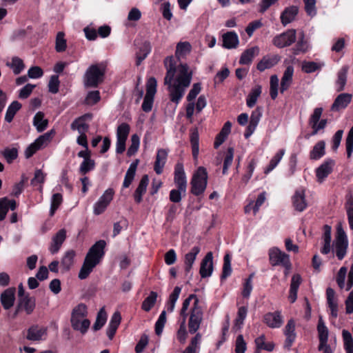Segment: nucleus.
<instances>
[{
	"mask_svg": "<svg viewBox=\"0 0 353 353\" xmlns=\"http://www.w3.org/2000/svg\"><path fill=\"white\" fill-rule=\"evenodd\" d=\"M298 8L296 6H290L286 8L281 14V23L285 26L292 22L298 14Z\"/></svg>",
	"mask_w": 353,
	"mask_h": 353,
	"instance_id": "obj_30",
	"label": "nucleus"
},
{
	"mask_svg": "<svg viewBox=\"0 0 353 353\" xmlns=\"http://www.w3.org/2000/svg\"><path fill=\"white\" fill-rule=\"evenodd\" d=\"M248 313V308L245 306H241L239 308L237 312V316L234 321V325L238 327V328H241L242 325L243 324V321L246 318Z\"/></svg>",
	"mask_w": 353,
	"mask_h": 353,
	"instance_id": "obj_62",
	"label": "nucleus"
},
{
	"mask_svg": "<svg viewBox=\"0 0 353 353\" xmlns=\"http://www.w3.org/2000/svg\"><path fill=\"white\" fill-rule=\"evenodd\" d=\"M280 57L278 55L272 57H264L256 65L257 69L263 72L266 69L271 68L279 61Z\"/></svg>",
	"mask_w": 353,
	"mask_h": 353,
	"instance_id": "obj_33",
	"label": "nucleus"
},
{
	"mask_svg": "<svg viewBox=\"0 0 353 353\" xmlns=\"http://www.w3.org/2000/svg\"><path fill=\"white\" fill-rule=\"evenodd\" d=\"M345 146L347 157L350 159L352 157L353 152V126L350 128V131L348 132L345 140Z\"/></svg>",
	"mask_w": 353,
	"mask_h": 353,
	"instance_id": "obj_64",
	"label": "nucleus"
},
{
	"mask_svg": "<svg viewBox=\"0 0 353 353\" xmlns=\"http://www.w3.org/2000/svg\"><path fill=\"white\" fill-rule=\"evenodd\" d=\"M284 333L286 336L284 347L290 350L296 339L295 323L294 320L290 319L288 321L285 327Z\"/></svg>",
	"mask_w": 353,
	"mask_h": 353,
	"instance_id": "obj_19",
	"label": "nucleus"
},
{
	"mask_svg": "<svg viewBox=\"0 0 353 353\" xmlns=\"http://www.w3.org/2000/svg\"><path fill=\"white\" fill-rule=\"evenodd\" d=\"M91 118L92 115L90 114H85L78 117L71 123V129L72 130H77L79 134L85 133L89 128V125L85 123V120L90 119Z\"/></svg>",
	"mask_w": 353,
	"mask_h": 353,
	"instance_id": "obj_22",
	"label": "nucleus"
},
{
	"mask_svg": "<svg viewBox=\"0 0 353 353\" xmlns=\"http://www.w3.org/2000/svg\"><path fill=\"white\" fill-rule=\"evenodd\" d=\"M324 66L323 63H316L314 61H307L303 63L302 69L306 73H312Z\"/></svg>",
	"mask_w": 353,
	"mask_h": 353,
	"instance_id": "obj_57",
	"label": "nucleus"
},
{
	"mask_svg": "<svg viewBox=\"0 0 353 353\" xmlns=\"http://www.w3.org/2000/svg\"><path fill=\"white\" fill-rule=\"evenodd\" d=\"M325 143L324 141H318L310 152V158L312 160H317L324 156L325 153Z\"/></svg>",
	"mask_w": 353,
	"mask_h": 353,
	"instance_id": "obj_37",
	"label": "nucleus"
},
{
	"mask_svg": "<svg viewBox=\"0 0 353 353\" xmlns=\"http://www.w3.org/2000/svg\"><path fill=\"white\" fill-rule=\"evenodd\" d=\"M199 132L196 128L191 130L190 132V143L192 150V156L194 159L198 158L199 152Z\"/></svg>",
	"mask_w": 353,
	"mask_h": 353,
	"instance_id": "obj_40",
	"label": "nucleus"
},
{
	"mask_svg": "<svg viewBox=\"0 0 353 353\" xmlns=\"http://www.w3.org/2000/svg\"><path fill=\"white\" fill-rule=\"evenodd\" d=\"M263 321L264 323L271 328L280 327L283 323L281 312L279 311L265 314L263 317Z\"/></svg>",
	"mask_w": 353,
	"mask_h": 353,
	"instance_id": "obj_17",
	"label": "nucleus"
},
{
	"mask_svg": "<svg viewBox=\"0 0 353 353\" xmlns=\"http://www.w3.org/2000/svg\"><path fill=\"white\" fill-rule=\"evenodd\" d=\"M65 239L66 230L65 229L59 230L52 238V242L49 247L50 253L52 254L57 253Z\"/></svg>",
	"mask_w": 353,
	"mask_h": 353,
	"instance_id": "obj_16",
	"label": "nucleus"
},
{
	"mask_svg": "<svg viewBox=\"0 0 353 353\" xmlns=\"http://www.w3.org/2000/svg\"><path fill=\"white\" fill-rule=\"evenodd\" d=\"M150 51H151L150 43L149 42H145L143 44V46L141 47V48L139 50V52H138L137 53V61H136L137 65H139L141 63L142 61L146 58V57L150 52Z\"/></svg>",
	"mask_w": 353,
	"mask_h": 353,
	"instance_id": "obj_50",
	"label": "nucleus"
},
{
	"mask_svg": "<svg viewBox=\"0 0 353 353\" xmlns=\"http://www.w3.org/2000/svg\"><path fill=\"white\" fill-rule=\"evenodd\" d=\"M301 281L302 279L300 274H296L292 276L288 296L291 303L295 302L297 299V292Z\"/></svg>",
	"mask_w": 353,
	"mask_h": 353,
	"instance_id": "obj_32",
	"label": "nucleus"
},
{
	"mask_svg": "<svg viewBox=\"0 0 353 353\" xmlns=\"http://www.w3.org/2000/svg\"><path fill=\"white\" fill-rule=\"evenodd\" d=\"M149 183V178L147 174L142 176L138 187L134 193V198L136 203H139L142 201V196L145 193Z\"/></svg>",
	"mask_w": 353,
	"mask_h": 353,
	"instance_id": "obj_31",
	"label": "nucleus"
},
{
	"mask_svg": "<svg viewBox=\"0 0 353 353\" xmlns=\"http://www.w3.org/2000/svg\"><path fill=\"white\" fill-rule=\"evenodd\" d=\"M285 150L281 149L279 150L275 155L272 157V159L270 160L269 165L267 166V168L265 170V173L268 174L272 170H273L278 163L280 162L281 159L283 158L284 154H285Z\"/></svg>",
	"mask_w": 353,
	"mask_h": 353,
	"instance_id": "obj_48",
	"label": "nucleus"
},
{
	"mask_svg": "<svg viewBox=\"0 0 353 353\" xmlns=\"http://www.w3.org/2000/svg\"><path fill=\"white\" fill-rule=\"evenodd\" d=\"M223 47L226 49L236 48L239 43L238 35L234 32H228L223 34Z\"/></svg>",
	"mask_w": 353,
	"mask_h": 353,
	"instance_id": "obj_26",
	"label": "nucleus"
},
{
	"mask_svg": "<svg viewBox=\"0 0 353 353\" xmlns=\"http://www.w3.org/2000/svg\"><path fill=\"white\" fill-rule=\"evenodd\" d=\"M47 334V329L38 325H33L28 330L26 338L30 341L43 340Z\"/></svg>",
	"mask_w": 353,
	"mask_h": 353,
	"instance_id": "obj_25",
	"label": "nucleus"
},
{
	"mask_svg": "<svg viewBox=\"0 0 353 353\" xmlns=\"http://www.w3.org/2000/svg\"><path fill=\"white\" fill-rule=\"evenodd\" d=\"M232 273L231 257L229 254H226L223 259V272L221 276V279H225Z\"/></svg>",
	"mask_w": 353,
	"mask_h": 353,
	"instance_id": "obj_55",
	"label": "nucleus"
},
{
	"mask_svg": "<svg viewBox=\"0 0 353 353\" xmlns=\"http://www.w3.org/2000/svg\"><path fill=\"white\" fill-rule=\"evenodd\" d=\"M130 130V125L126 123L119 125L117 130V139L126 141Z\"/></svg>",
	"mask_w": 353,
	"mask_h": 353,
	"instance_id": "obj_54",
	"label": "nucleus"
},
{
	"mask_svg": "<svg viewBox=\"0 0 353 353\" xmlns=\"http://www.w3.org/2000/svg\"><path fill=\"white\" fill-rule=\"evenodd\" d=\"M352 95L348 93H342L337 96L331 106L332 111H339L345 108L350 103Z\"/></svg>",
	"mask_w": 353,
	"mask_h": 353,
	"instance_id": "obj_20",
	"label": "nucleus"
},
{
	"mask_svg": "<svg viewBox=\"0 0 353 353\" xmlns=\"http://www.w3.org/2000/svg\"><path fill=\"white\" fill-rule=\"evenodd\" d=\"M157 80L154 77H150L148 79L146 83V94L144 97L143 102L142 103V110L148 112L152 110L154 97L157 92Z\"/></svg>",
	"mask_w": 353,
	"mask_h": 353,
	"instance_id": "obj_8",
	"label": "nucleus"
},
{
	"mask_svg": "<svg viewBox=\"0 0 353 353\" xmlns=\"http://www.w3.org/2000/svg\"><path fill=\"white\" fill-rule=\"evenodd\" d=\"M317 330L319 338V350H321L327 343L328 339V330L321 317L319 320Z\"/></svg>",
	"mask_w": 353,
	"mask_h": 353,
	"instance_id": "obj_34",
	"label": "nucleus"
},
{
	"mask_svg": "<svg viewBox=\"0 0 353 353\" xmlns=\"http://www.w3.org/2000/svg\"><path fill=\"white\" fill-rule=\"evenodd\" d=\"M140 143V139L137 134H134L131 137V145L128 148L127 154L128 157L133 156L137 152Z\"/></svg>",
	"mask_w": 353,
	"mask_h": 353,
	"instance_id": "obj_60",
	"label": "nucleus"
},
{
	"mask_svg": "<svg viewBox=\"0 0 353 353\" xmlns=\"http://www.w3.org/2000/svg\"><path fill=\"white\" fill-rule=\"evenodd\" d=\"M6 65L12 70L14 74H20L25 68L23 60L18 57H13L11 61L6 63Z\"/></svg>",
	"mask_w": 353,
	"mask_h": 353,
	"instance_id": "obj_41",
	"label": "nucleus"
},
{
	"mask_svg": "<svg viewBox=\"0 0 353 353\" xmlns=\"http://www.w3.org/2000/svg\"><path fill=\"white\" fill-rule=\"evenodd\" d=\"M294 74V68L292 65H289L286 68L283 77L281 78L280 92L283 93L286 91L291 85L292 83V77Z\"/></svg>",
	"mask_w": 353,
	"mask_h": 353,
	"instance_id": "obj_29",
	"label": "nucleus"
},
{
	"mask_svg": "<svg viewBox=\"0 0 353 353\" xmlns=\"http://www.w3.org/2000/svg\"><path fill=\"white\" fill-rule=\"evenodd\" d=\"M15 288L12 287L5 290L1 293L0 301L5 310H10L14 305L15 301Z\"/></svg>",
	"mask_w": 353,
	"mask_h": 353,
	"instance_id": "obj_15",
	"label": "nucleus"
},
{
	"mask_svg": "<svg viewBox=\"0 0 353 353\" xmlns=\"http://www.w3.org/2000/svg\"><path fill=\"white\" fill-rule=\"evenodd\" d=\"M199 246H194L189 252L185 254L184 256V269L186 273L190 272L192 265L196 260L197 254L200 252Z\"/></svg>",
	"mask_w": 353,
	"mask_h": 353,
	"instance_id": "obj_24",
	"label": "nucleus"
},
{
	"mask_svg": "<svg viewBox=\"0 0 353 353\" xmlns=\"http://www.w3.org/2000/svg\"><path fill=\"white\" fill-rule=\"evenodd\" d=\"M191 51V45L188 41L179 42L176 47L175 56L178 60L185 57Z\"/></svg>",
	"mask_w": 353,
	"mask_h": 353,
	"instance_id": "obj_43",
	"label": "nucleus"
},
{
	"mask_svg": "<svg viewBox=\"0 0 353 353\" xmlns=\"http://www.w3.org/2000/svg\"><path fill=\"white\" fill-rule=\"evenodd\" d=\"M203 319V310L198 301L193 303L190 309V316L188 323V332L190 334H196L199 330Z\"/></svg>",
	"mask_w": 353,
	"mask_h": 353,
	"instance_id": "obj_6",
	"label": "nucleus"
},
{
	"mask_svg": "<svg viewBox=\"0 0 353 353\" xmlns=\"http://www.w3.org/2000/svg\"><path fill=\"white\" fill-rule=\"evenodd\" d=\"M347 239L341 224L337 226V236L335 240V252L337 258L342 260L346 254Z\"/></svg>",
	"mask_w": 353,
	"mask_h": 353,
	"instance_id": "obj_9",
	"label": "nucleus"
},
{
	"mask_svg": "<svg viewBox=\"0 0 353 353\" xmlns=\"http://www.w3.org/2000/svg\"><path fill=\"white\" fill-rule=\"evenodd\" d=\"M67 48V42L65 39V34L63 32H59L56 37L55 50L57 52H62Z\"/></svg>",
	"mask_w": 353,
	"mask_h": 353,
	"instance_id": "obj_52",
	"label": "nucleus"
},
{
	"mask_svg": "<svg viewBox=\"0 0 353 353\" xmlns=\"http://www.w3.org/2000/svg\"><path fill=\"white\" fill-rule=\"evenodd\" d=\"M105 65L103 63L92 64L86 70L83 83L87 88H97L103 81Z\"/></svg>",
	"mask_w": 353,
	"mask_h": 353,
	"instance_id": "obj_4",
	"label": "nucleus"
},
{
	"mask_svg": "<svg viewBox=\"0 0 353 353\" xmlns=\"http://www.w3.org/2000/svg\"><path fill=\"white\" fill-rule=\"evenodd\" d=\"M168 150L166 149H159L157 151L156 159L154 165V170L157 174L163 172L164 165L166 163Z\"/></svg>",
	"mask_w": 353,
	"mask_h": 353,
	"instance_id": "obj_21",
	"label": "nucleus"
},
{
	"mask_svg": "<svg viewBox=\"0 0 353 353\" xmlns=\"http://www.w3.org/2000/svg\"><path fill=\"white\" fill-rule=\"evenodd\" d=\"M255 344L257 348V352H259V350H265L268 352H272L274 348L273 342H265V336L263 334L255 339Z\"/></svg>",
	"mask_w": 353,
	"mask_h": 353,
	"instance_id": "obj_44",
	"label": "nucleus"
},
{
	"mask_svg": "<svg viewBox=\"0 0 353 353\" xmlns=\"http://www.w3.org/2000/svg\"><path fill=\"white\" fill-rule=\"evenodd\" d=\"M105 245V241L99 240L90 248L79 272V278L80 279H86L92 272L93 269L100 263L105 254L104 249Z\"/></svg>",
	"mask_w": 353,
	"mask_h": 353,
	"instance_id": "obj_2",
	"label": "nucleus"
},
{
	"mask_svg": "<svg viewBox=\"0 0 353 353\" xmlns=\"http://www.w3.org/2000/svg\"><path fill=\"white\" fill-rule=\"evenodd\" d=\"M75 252L73 250L65 252L61 260V267L64 271H68L74 265Z\"/></svg>",
	"mask_w": 353,
	"mask_h": 353,
	"instance_id": "obj_36",
	"label": "nucleus"
},
{
	"mask_svg": "<svg viewBox=\"0 0 353 353\" xmlns=\"http://www.w3.org/2000/svg\"><path fill=\"white\" fill-rule=\"evenodd\" d=\"M114 192L113 189L108 188L94 205V214L99 215L102 214L113 199Z\"/></svg>",
	"mask_w": 353,
	"mask_h": 353,
	"instance_id": "obj_11",
	"label": "nucleus"
},
{
	"mask_svg": "<svg viewBox=\"0 0 353 353\" xmlns=\"http://www.w3.org/2000/svg\"><path fill=\"white\" fill-rule=\"evenodd\" d=\"M270 263L273 265H283L286 270H290L292 265L289 255L276 248L269 250Z\"/></svg>",
	"mask_w": 353,
	"mask_h": 353,
	"instance_id": "obj_7",
	"label": "nucleus"
},
{
	"mask_svg": "<svg viewBox=\"0 0 353 353\" xmlns=\"http://www.w3.org/2000/svg\"><path fill=\"white\" fill-rule=\"evenodd\" d=\"M208 172L204 167H199L193 174L190 185L191 192L199 196L204 192L207 187Z\"/></svg>",
	"mask_w": 353,
	"mask_h": 353,
	"instance_id": "obj_5",
	"label": "nucleus"
},
{
	"mask_svg": "<svg viewBox=\"0 0 353 353\" xmlns=\"http://www.w3.org/2000/svg\"><path fill=\"white\" fill-rule=\"evenodd\" d=\"M63 201L62 195L59 193L54 194L51 199L50 215L52 216L55 211L59 208Z\"/></svg>",
	"mask_w": 353,
	"mask_h": 353,
	"instance_id": "obj_61",
	"label": "nucleus"
},
{
	"mask_svg": "<svg viewBox=\"0 0 353 353\" xmlns=\"http://www.w3.org/2000/svg\"><path fill=\"white\" fill-rule=\"evenodd\" d=\"M308 48L307 42L305 39V35L303 32H301L300 34L299 39L294 48V54H297L299 52H305L307 51Z\"/></svg>",
	"mask_w": 353,
	"mask_h": 353,
	"instance_id": "obj_58",
	"label": "nucleus"
},
{
	"mask_svg": "<svg viewBox=\"0 0 353 353\" xmlns=\"http://www.w3.org/2000/svg\"><path fill=\"white\" fill-rule=\"evenodd\" d=\"M174 181L177 188L180 189L181 191L186 192L187 179L181 163H177L175 165Z\"/></svg>",
	"mask_w": 353,
	"mask_h": 353,
	"instance_id": "obj_12",
	"label": "nucleus"
},
{
	"mask_svg": "<svg viewBox=\"0 0 353 353\" xmlns=\"http://www.w3.org/2000/svg\"><path fill=\"white\" fill-rule=\"evenodd\" d=\"M334 161L331 159L325 161L316 170L317 181L322 183L324 179L332 172Z\"/></svg>",
	"mask_w": 353,
	"mask_h": 353,
	"instance_id": "obj_18",
	"label": "nucleus"
},
{
	"mask_svg": "<svg viewBox=\"0 0 353 353\" xmlns=\"http://www.w3.org/2000/svg\"><path fill=\"white\" fill-rule=\"evenodd\" d=\"M296 32L294 29H290L286 32L276 36L272 41L273 44L280 48L290 46L295 42Z\"/></svg>",
	"mask_w": 353,
	"mask_h": 353,
	"instance_id": "obj_10",
	"label": "nucleus"
},
{
	"mask_svg": "<svg viewBox=\"0 0 353 353\" xmlns=\"http://www.w3.org/2000/svg\"><path fill=\"white\" fill-rule=\"evenodd\" d=\"M33 125L39 132H41L47 128L48 121L44 119L43 112H38L36 113L33 118Z\"/></svg>",
	"mask_w": 353,
	"mask_h": 353,
	"instance_id": "obj_38",
	"label": "nucleus"
},
{
	"mask_svg": "<svg viewBox=\"0 0 353 353\" xmlns=\"http://www.w3.org/2000/svg\"><path fill=\"white\" fill-rule=\"evenodd\" d=\"M18 303L19 307L24 310L29 315L31 314L36 306V299L33 296H30L28 294L26 296L19 299Z\"/></svg>",
	"mask_w": 353,
	"mask_h": 353,
	"instance_id": "obj_23",
	"label": "nucleus"
},
{
	"mask_svg": "<svg viewBox=\"0 0 353 353\" xmlns=\"http://www.w3.org/2000/svg\"><path fill=\"white\" fill-rule=\"evenodd\" d=\"M21 108V105L19 102L14 101H13L8 108L6 116H5V120L10 123L12 121L14 115L19 111Z\"/></svg>",
	"mask_w": 353,
	"mask_h": 353,
	"instance_id": "obj_47",
	"label": "nucleus"
},
{
	"mask_svg": "<svg viewBox=\"0 0 353 353\" xmlns=\"http://www.w3.org/2000/svg\"><path fill=\"white\" fill-rule=\"evenodd\" d=\"M202 339L201 333H196L190 341L189 345L186 347L182 353H196L199 349V345Z\"/></svg>",
	"mask_w": 353,
	"mask_h": 353,
	"instance_id": "obj_42",
	"label": "nucleus"
},
{
	"mask_svg": "<svg viewBox=\"0 0 353 353\" xmlns=\"http://www.w3.org/2000/svg\"><path fill=\"white\" fill-rule=\"evenodd\" d=\"M88 315L87 306L84 303L77 305L72 312L70 323L74 330L85 334L90 325V321L86 318Z\"/></svg>",
	"mask_w": 353,
	"mask_h": 353,
	"instance_id": "obj_3",
	"label": "nucleus"
},
{
	"mask_svg": "<svg viewBox=\"0 0 353 353\" xmlns=\"http://www.w3.org/2000/svg\"><path fill=\"white\" fill-rule=\"evenodd\" d=\"M213 255L212 252H209L202 259L199 273L202 278H206L211 276L213 271Z\"/></svg>",
	"mask_w": 353,
	"mask_h": 353,
	"instance_id": "obj_14",
	"label": "nucleus"
},
{
	"mask_svg": "<svg viewBox=\"0 0 353 353\" xmlns=\"http://www.w3.org/2000/svg\"><path fill=\"white\" fill-rule=\"evenodd\" d=\"M54 134V130H52L50 132H48L39 136L33 143L39 149L45 148L50 142Z\"/></svg>",
	"mask_w": 353,
	"mask_h": 353,
	"instance_id": "obj_45",
	"label": "nucleus"
},
{
	"mask_svg": "<svg viewBox=\"0 0 353 353\" xmlns=\"http://www.w3.org/2000/svg\"><path fill=\"white\" fill-rule=\"evenodd\" d=\"M262 88L260 85H256L253 87L247 97L246 104L249 108L254 106L257 101V99L261 95Z\"/></svg>",
	"mask_w": 353,
	"mask_h": 353,
	"instance_id": "obj_39",
	"label": "nucleus"
},
{
	"mask_svg": "<svg viewBox=\"0 0 353 353\" xmlns=\"http://www.w3.org/2000/svg\"><path fill=\"white\" fill-rule=\"evenodd\" d=\"M167 70L164 78V84L168 86L170 101L178 104L183 97L185 88L191 83L192 72L186 63H180L176 66L172 56L167 57L164 60Z\"/></svg>",
	"mask_w": 353,
	"mask_h": 353,
	"instance_id": "obj_1",
	"label": "nucleus"
},
{
	"mask_svg": "<svg viewBox=\"0 0 353 353\" xmlns=\"http://www.w3.org/2000/svg\"><path fill=\"white\" fill-rule=\"evenodd\" d=\"M342 337L346 353H353V337L352 334L348 330H343Z\"/></svg>",
	"mask_w": 353,
	"mask_h": 353,
	"instance_id": "obj_46",
	"label": "nucleus"
},
{
	"mask_svg": "<svg viewBox=\"0 0 353 353\" xmlns=\"http://www.w3.org/2000/svg\"><path fill=\"white\" fill-rule=\"evenodd\" d=\"M234 159V149L229 148L226 152L225 157L223 161V174H225L228 172V168L232 163Z\"/></svg>",
	"mask_w": 353,
	"mask_h": 353,
	"instance_id": "obj_59",
	"label": "nucleus"
},
{
	"mask_svg": "<svg viewBox=\"0 0 353 353\" xmlns=\"http://www.w3.org/2000/svg\"><path fill=\"white\" fill-rule=\"evenodd\" d=\"M188 332L186 325H184L183 322H180L179 327L176 333V339L180 343L184 344L185 343Z\"/></svg>",
	"mask_w": 353,
	"mask_h": 353,
	"instance_id": "obj_56",
	"label": "nucleus"
},
{
	"mask_svg": "<svg viewBox=\"0 0 353 353\" xmlns=\"http://www.w3.org/2000/svg\"><path fill=\"white\" fill-rule=\"evenodd\" d=\"M121 321V316L119 312H115L110 319L107 328L108 337L111 340L114 337L116 331Z\"/></svg>",
	"mask_w": 353,
	"mask_h": 353,
	"instance_id": "obj_28",
	"label": "nucleus"
},
{
	"mask_svg": "<svg viewBox=\"0 0 353 353\" xmlns=\"http://www.w3.org/2000/svg\"><path fill=\"white\" fill-rule=\"evenodd\" d=\"M349 70V67L347 65L343 66L337 73V79L336 81V91H343L345 88L347 82V75Z\"/></svg>",
	"mask_w": 353,
	"mask_h": 353,
	"instance_id": "obj_35",
	"label": "nucleus"
},
{
	"mask_svg": "<svg viewBox=\"0 0 353 353\" xmlns=\"http://www.w3.org/2000/svg\"><path fill=\"white\" fill-rule=\"evenodd\" d=\"M259 48L254 46L246 49L243 52L239 59V63L241 65H250L253 59L259 54Z\"/></svg>",
	"mask_w": 353,
	"mask_h": 353,
	"instance_id": "obj_27",
	"label": "nucleus"
},
{
	"mask_svg": "<svg viewBox=\"0 0 353 353\" xmlns=\"http://www.w3.org/2000/svg\"><path fill=\"white\" fill-rule=\"evenodd\" d=\"M292 203L294 210L297 212H303L307 206L305 199V190L300 188L295 191L292 196Z\"/></svg>",
	"mask_w": 353,
	"mask_h": 353,
	"instance_id": "obj_13",
	"label": "nucleus"
},
{
	"mask_svg": "<svg viewBox=\"0 0 353 353\" xmlns=\"http://www.w3.org/2000/svg\"><path fill=\"white\" fill-rule=\"evenodd\" d=\"M107 320V313L104 309L102 307L100 309L99 312L97 314L96 321L93 325V330L95 331L99 330L104 325Z\"/></svg>",
	"mask_w": 353,
	"mask_h": 353,
	"instance_id": "obj_49",
	"label": "nucleus"
},
{
	"mask_svg": "<svg viewBox=\"0 0 353 353\" xmlns=\"http://www.w3.org/2000/svg\"><path fill=\"white\" fill-rule=\"evenodd\" d=\"M166 323V312L162 311L157 321L155 323V333L159 336L162 334L163 327Z\"/></svg>",
	"mask_w": 353,
	"mask_h": 353,
	"instance_id": "obj_63",
	"label": "nucleus"
},
{
	"mask_svg": "<svg viewBox=\"0 0 353 353\" xmlns=\"http://www.w3.org/2000/svg\"><path fill=\"white\" fill-rule=\"evenodd\" d=\"M345 208L347 215L350 228L353 230V197L352 196L347 197L345 204Z\"/></svg>",
	"mask_w": 353,
	"mask_h": 353,
	"instance_id": "obj_53",
	"label": "nucleus"
},
{
	"mask_svg": "<svg viewBox=\"0 0 353 353\" xmlns=\"http://www.w3.org/2000/svg\"><path fill=\"white\" fill-rule=\"evenodd\" d=\"M157 298V293L152 291L149 296L142 303L141 307L143 310L148 312L154 305Z\"/></svg>",
	"mask_w": 353,
	"mask_h": 353,
	"instance_id": "obj_51",
	"label": "nucleus"
}]
</instances>
